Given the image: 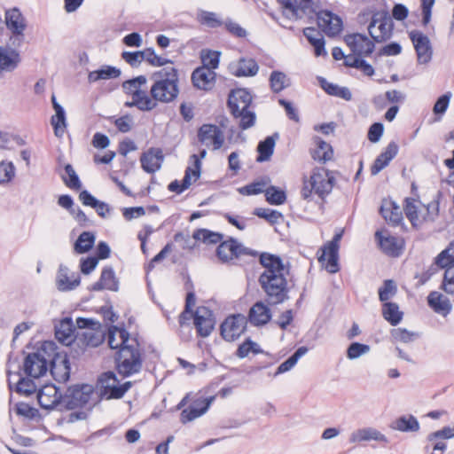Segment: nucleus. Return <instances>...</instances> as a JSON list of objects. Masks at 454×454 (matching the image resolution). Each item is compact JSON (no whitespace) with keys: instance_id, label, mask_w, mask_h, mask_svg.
<instances>
[{"instance_id":"1","label":"nucleus","mask_w":454,"mask_h":454,"mask_svg":"<svg viewBox=\"0 0 454 454\" xmlns=\"http://www.w3.org/2000/svg\"><path fill=\"white\" fill-rule=\"evenodd\" d=\"M260 262L264 271L259 277V284L266 294L267 301L271 305L283 303L288 299V269L280 257L268 253L260 255Z\"/></svg>"},{"instance_id":"2","label":"nucleus","mask_w":454,"mask_h":454,"mask_svg":"<svg viewBox=\"0 0 454 454\" xmlns=\"http://www.w3.org/2000/svg\"><path fill=\"white\" fill-rule=\"evenodd\" d=\"M153 84L150 94L155 102L169 103L174 101L179 93L178 72L174 67H166L153 74Z\"/></svg>"},{"instance_id":"3","label":"nucleus","mask_w":454,"mask_h":454,"mask_svg":"<svg viewBox=\"0 0 454 454\" xmlns=\"http://www.w3.org/2000/svg\"><path fill=\"white\" fill-rule=\"evenodd\" d=\"M334 181V176L328 169L315 168L309 177H303L301 196L307 200H311L314 195L323 200L331 193Z\"/></svg>"},{"instance_id":"4","label":"nucleus","mask_w":454,"mask_h":454,"mask_svg":"<svg viewBox=\"0 0 454 454\" xmlns=\"http://www.w3.org/2000/svg\"><path fill=\"white\" fill-rule=\"evenodd\" d=\"M115 363L118 372L123 377H129L141 371L143 358L137 340H131L130 345L117 350Z\"/></svg>"},{"instance_id":"5","label":"nucleus","mask_w":454,"mask_h":454,"mask_svg":"<svg viewBox=\"0 0 454 454\" xmlns=\"http://www.w3.org/2000/svg\"><path fill=\"white\" fill-rule=\"evenodd\" d=\"M100 395L106 399H120L130 388L131 382L120 384L113 372H106L100 375L98 380Z\"/></svg>"},{"instance_id":"6","label":"nucleus","mask_w":454,"mask_h":454,"mask_svg":"<svg viewBox=\"0 0 454 454\" xmlns=\"http://www.w3.org/2000/svg\"><path fill=\"white\" fill-rule=\"evenodd\" d=\"M216 255L223 262H230L234 259L247 255L255 257L257 252L246 247L237 239L230 238L228 240L222 241L216 248Z\"/></svg>"},{"instance_id":"7","label":"nucleus","mask_w":454,"mask_h":454,"mask_svg":"<svg viewBox=\"0 0 454 454\" xmlns=\"http://www.w3.org/2000/svg\"><path fill=\"white\" fill-rule=\"evenodd\" d=\"M393 27L392 19L387 12H377L372 18L368 31L375 42L381 43L391 37Z\"/></svg>"},{"instance_id":"8","label":"nucleus","mask_w":454,"mask_h":454,"mask_svg":"<svg viewBox=\"0 0 454 454\" xmlns=\"http://www.w3.org/2000/svg\"><path fill=\"white\" fill-rule=\"evenodd\" d=\"M247 318L242 314L231 315L221 325V335L227 341L240 337L247 328Z\"/></svg>"},{"instance_id":"9","label":"nucleus","mask_w":454,"mask_h":454,"mask_svg":"<svg viewBox=\"0 0 454 454\" xmlns=\"http://www.w3.org/2000/svg\"><path fill=\"white\" fill-rule=\"evenodd\" d=\"M283 15L289 20H297L314 12L313 0H278Z\"/></svg>"},{"instance_id":"10","label":"nucleus","mask_w":454,"mask_h":454,"mask_svg":"<svg viewBox=\"0 0 454 454\" xmlns=\"http://www.w3.org/2000/svg\"><path fill=\"white\" fill-rule=\"evenodd\" d=\"M191 161L192 162V166H189L186 168L182 182L180 183L179 181L175 180L168 184V188L170 192L180 194L189 188L192 181L195 182L200 176V161L197 154H192L191 156Z\"/></svg>"},{"instance_id":"11","label":"nucleus","mask_w":454,"mask_h":454,"mask_svg":"<svg viewBox=\"0 0 454 454\" xmlns=\"http://www.w3.org/2000/svg\"><path fill=\"white\" fill-rule=\"evenodd\" d=\"M199 141L213 150L220 149L224 143L223 130L214 124H203L198 131Z\"/></svg>"},{"instance_id":"12","label":"nucleus","mask_w":454,"mask_h":454,"mask_svg":"<svg viewBox=\"0 0 454 454\" xmlns=\"http://www.w3.org/2000/svg\"><path fill=\"white\" fill-rule=\"evenodd\" d=\"M342 238V232L336 233L333 239L325 245L323 254L319 257L320 262L326 260L325 269L330 273H336L339 270V248L340 241Z\"/></svg>"},{"instance_id":"13","label":"nucleus","mask_w":454,"mask_h":454,"mask_svg":"<svg viewBox=\"0 0 454 454\" xmlns=\"http://www.w3.org/2000/svg\"><path fill=\"white\" fill-rule=\"evenodd\" d=\"M409 36L415 48L419 63H428L433 55V49L429 38L419 30H411L409 33Z\"/></svg>"},{"instance_id":"14","label":"nucleus","mask_w":454,"mask_h":454,"mask_svg":"<svg viewBox=\"0 0 454 454\" xmlns=\"http://www.w3.org/2000/svg\"><path fill=\"white\" fill-rule=\"evenodd\" d=\"M344 41L349 47L350 51L357 56L367 57L374 51V43L365 35L355 33L347 35Z\"/></svg>"},{"instance_id":"15","label":"nucleus","mask_w":454,"mask_h":454,"mask_svg":"<svg viewBox=\"0 0 454 454\" xmlns=\"http://www.w3.org/2000/svg\"><path fill=\"white\" fill-rule=\"evenodd\" d=\"M48 360L41 351L28 354L24 361V372L32 378L37 379L46 374Z\"/></svg>"},{"instance_id":"16","label":"nucleus","mask_w":454,"mask_h":454,"mask_svg":"<svg viewBox=\"0 0 454 454\" xmlns=\"http://www.w3.org/2000/svg\"><path fill=\"white\" fill-rule=\"evenodd\" d=\"M215 317L213 312L207 307H198L193 314V324L197 333L201 337H207L214 329Z\"/></svg>"},{"instance_id":"17","label":"nucleus","mask_w":454,"mask_h":454,"mask_svg":"<svg viewBox=\"0 0 454 454\" xmlns=\"http://www.w3.org/2000/svg\"><path fill=\"white\" fill-rule=\"evenodd\" d=\"M65 395L55 385H45L38 392L37 399L40 406L46 410L55 408L64 403Z\"/></svg>"},{"instance_id":"18","label":"nucleus","mask_w":454,"mask_h":454,"mask_svg":"<svg viewBox=\"0 0 454 454\" xmlns=\"http://www.w3.org/2000/svg\"><path fill=\"white\" fill-rule=\"evenodd\" d=\"M317 25L329 36L338 35L342 29L340 18L329 11H321L317 13Z\"/></svg>"},{"instance_id":"19","label":"nucleus","mask_w":454,"mask_h":454,"mask_svg":"<svg viewBox=\"0 0 454 454\" xmlns=\"http://www.w3.org/2000/svg\"><path fill=\"white\" fill-rule=\"evenodd\" d=\"M90 389L88 386H74L65 393L64 403L68 409L85 405L90 401Z\"/></svg>"},{"instance_id":"20","label":"nucleus","mask_w":454,"mask_h":454,"mask_svg":"<svg viewBox=\"0 0 454 454\" xmlns=\"http://www.w3.org/2000/svg\"><path fill=\"white\" fill-rule=\"evenodd\" d=\"M192 82L198 90H211L216 82V73L207 67H197L192 74Z\"/></svg>"},{"instance_id":"21","label":"nucleus","mask_w":454,"mask_h":454,"mask_svg":"<svg viewBox=\"0 0 454 454\" xmlns=\"http://www.w3.org/2000/svg\"><path fill=\"white\" fill-rule=\"evenodd\" d=\"M251 103L252 96L245 89L232 90L229 95L228 106L232 115L248 110Z\"/></svg>"},{"instance_id":"22","label":"nucleus","mask_w":454,"mask_h":454,"mask_svg":"<svg viewBox=\"0 0 454 454\" xmlns=\"http://www.w3.org/2000/svg\"><path fill=\"white\" fill-rule=\"evenodd\" d=\"M214 399L215 396H210L195 400L192 405L182 411L180 414L181 422L185 424L202 416L208 410Z\"/></svg>"},{"instance_id":"23","label":"nucleus","mask_w":454,"mask_h":454,"mask_svg":"<svg viewBox=\"0 0 454 454\" xmlns=\"http://www.w3.org/2000/svg\"><path fill=\"white\" fill-rule=\"evenodd\" d=\"M376 441L380 442H387V438L381 432L374 427H362L354 430L348 437L350 443H360L363 442Z\"/></svg>"},{"instance_id":"24","label":"nucleus","mask_w":454,"mask_h":454,"mask_svg":"<svg viewBox=\"0 0 454 454\" xmlns=\"http://www.w3.org/2000/svg\"><path fill=\"white\" fill-rule=\"evenodd\" d=\"M163 160L164 156L160 148H150L140 158L143 169L151 174L155 173L160 168Z\"/></svg>"},{"instance_id":"25","label":"nucleus","mask_w":454,"mask_h":454,"mask_svg":"<svg viewBox=\"0 0 454 454\" xmlns=\"http://www.w3.org/2000/svg\"><path fill=\"white\" fill-rule=\"evenodd\" d=\"M136 340L130 338L129 333L124 328H119L112 325L108 329L107 342L112 349L120 350L124 346L130 345L131 340Z\"/></svg>"},{"instance_id":"26","label":"nucleus","mask_w":454,"mask_h":454,"mask_svg":"<svg viewBox=\"0 0 454 454\" xmlns=\"http://www.w3.org/2000/svg\"><path fill=\"white\" fill-rule=\"evenodd\" d=\"M248 319L253 325H264L271 319V311L263 301H257L250 308Z\"/></svg>"},{"instance_id":"27","label":"nucleus","mask_w":454,"mask_h":454,"mask_svg":"<svg viewBox=\"0 0 454 454\" xmlns=\"http://www.w3.org/2000/svg\"><path fill=\"white\" fill-rule=\"evenodd\" d=\"M398 153V145L395 142H390L386 147L385 151L382 152L374 160L371 167L372 175L375 176L379 174L383 168H385L389 162L396 156Z\"/></svg>"},{"instance_id":"28","label":"nucleus","mask_w":454,"mask_h":454,"mask_svg":"<svg viewBox=\"0 0 454 454\" xmlns=\"http://www.w3.org/2000/svg\"><path fill=\"white\" fill-rule=\"evenodd\" d=\"M126 106L129 107H137L140 111H151L157 106V103L153 100V98L151 94L148 93L147 85L145 86L138 91V95H134L131 98V101H128L125 103Z\"/></svg>"},{"instance_id":"29","label":"nucleus","mask_w":454,"mask_h":454,"mask_svg":"<svg viewBox=\"0 0 454 454\" xmlns=\"http://www.w3.org/2000/svg\"><path fill=\"white\" fill-rule=\"evenodd\" d=\"M119 287L118 280L114 271L111 267H105L102 270L99 280L95 282L90 288L91 291H101L104 289L117 291Z\"/></svg>"},{"instance_id":"30","label":"nucleus","mask_w":454,"mask_h":454,"mask_svg":"<svg viewBox=\"0 0 454 454\" xmlns=\"http://www.w3.org/2000/svg\"><path fill=\"white\" fill-rule=\"evenodd\" d=\"M380 211L383 218L392 225H398L403 221L400 207L391 200H383Z\"/></svg>"},{"instance_id":"31","label":"nucleus","mask_w":454,"mask_h":454,"mask_svg":"<svg viewBox=\"0 0 454 454\" xmlns=\"http://www.w3.org/2000/svg\"><path fill=\"white\" fill-rule=\"evenodd\" d=\"M79 200L84 206L94 208L102 218H106L112 211L111 207L107 203L97 200L86 190L80 192Z\"/></svg>"},{"instance_id":"32","label":"nucleus","mask_w":454,"mask_h":454,"mask_svg":"<svg viewBox=\"0 0 454 454\" xmlns=\"http://www.w3.org/2000/svg\"><path fill=\"white\" fill-rule=\"evenodd\" d=\"M429 307L437 314L446 317L451 311L450 300L439 292L433 291L427 296Z\"/></svg>"},{"instance_id":"33","label":"nucleus","mask_w":454,"mask_h":454,"mask_svg":"<svg viewBox=\"0 0 454 454\" xmlns=\"http://www.w3.org/2000/svg\"><path fill=\"white\" fill-rule=\"evenodd\" d=\"M57 286L59 291H69L74 289L80 284V277L72 273L66 266H60L57 274Z\"/></svg>"},{"instance_id":"34","label":"nucleus","mask_w":454,"mask_h":454,"mask_svg":"<svg viewBox=\"0 0 454 454\" xmlns=\"http://www.w3.org/2000/svg\"><path fill=\"white\" fill-rule=\"evenodd\" d=\"M75 327L70 318H65L56 326L55 336L64 345H71L74 340Z\"/></svg>"},{"instance_id":"35","label":"nucleus","mask_w":454,"mask_h":454,"mask_svg":"<svg viewBox=\"0 0 454 454\" xmlns=\"http://www.w3.org/2000/svg\"><path fill=\"white\" fill-rule=\"evenodd\" d=\"M20 62V57L17 51L0 46V70L12 71Z\"/></svg>"},{"instance_id":"36","label":"nucleus","mask_w":454,"mask_h":454,"mask_svg":"<svg viewBox=\"0 0 454 454\" xmlns=\"http://www.w3.org/2000/svg\"><path fill=\"white\" fill-rule=\"evenodd\" d=\"M231 74L237 77L254 76L258 72V65L253 59H240L230 67Z\"/></svg>"},{"instance_id":"37","label":"nucleus","mask_w":454,"mask_h":454,"mask_svg":"<svg viewBox=\"0 0 454 454\" xmlns=\"http://www.w3.org/2000/svg\"><path fill=\"white\" fill-rule=\"evenodd\" d=\"M375 238L378 239L381 250L391 256H398L402 250V244L393 236L384 237L380 231H376Z\"/></svg>"},{"instance_id":"38","label":"nucleus","mask_w":454,"mask_h":454,"mask_svg":"<svg viewBox=\"0 0 454 454\" xmlns=\"http://www.w3.org/2000/svg\"><path fill=\"white\" fill-rule=\"evenodd\" d=\"M5 21L8 29L13 34L23 35L26 24L21 12L18 9L14 8L6 12Z\"/></svg>"},{"instance_id":"39","label":"nucleus","mask_w":454,"mask_h":454,"mask_svg":"<svg viewBox=\"0 0 454 454\" xmlns=\"http://www.w3.org/2000/svg\"><path fill=\"white\" fill-rule=\"evenodd\" d=\"M303 34L308 41L314 46L316 56H325V41L321 32L314 27H307Z\"/></svg>"},{"instance_id":"40","label":"nucleus","mask_w":454,"mask_h":454,"mask_svg":"<svg viewBox=\"0 0 454 454\" xmlns=\"http://www.w3.org/2000/svg\"><path fill=\"white\" fill-rule=\"evenodd\" d=\"M316 149L312 152V158L319 162H326L333 157V150L330 144L322 140L320 137L314 139Z\"/></svg>"},{"instance_id":"41","label":"nucleus","mask_w":454,"mask_h":454,"mask_svg":"<svg viewBox=\"0 0 454 454\" xmlns=\"http://www.w3.org/2000/svg\"><path fill=\"white\" fill-rule=\"evenodd\" d=\"M419 205L420 202L414 199L407 198L405 200L404 212L413 226H418L422 223V221L427 220V218L425 215H422L421 212L419 210Z\"/></svg>"},{"instance_id":"42","label":"nucleus","mask_w":454,"mask_h":454,"mask_svg":"<svg viewBox=\"0 0 454 454\" xmlns=\"http://www.w3.org/2000/svg\"><path fill=\"white\" fill-rule=\"evenodd\" d=\"M390 427L400 432H417L419 423L413 415H404L393 421Z\"/></svg>"},{"instance_id":"43","label":"nucleus","mask_w":454,"mask_h":454,"mask_svg":"<svg viewBox=\"0 0 454 454\" xmlns=\"http://www.w3.org/2000/svg\"><path fill=\"white\" fill-rule=\"evenodd\" d=\"M382 316L392 325H397L403 319V313L395 302H385L382 305Z\"/></svg>"},{"instance_id":"44","label":"nucleus","mask_w":454,"mask_h":454,"mask_svg":"<svg viewBox=\"0 0 454 454\" xmlns=\"http://www.w3.org/2000/svg\"><path fill=\"white\" fill-rule=\"evenodd\" d=\"M120 74V69L111 66H104L100 69L90 72L88 80L90 82H95L99 80L117 78Z\"/></svg>"},{"instance_id":"45","label":"nucleus","mask_w":454,"mask_h":454,"mask_svg":"<svg viewBox=\"0 0 454 454\" xmlns=\"http://www.w3.org/2000/svg\"><path fill=\"white\" fill-rule=\"evenodd\" d=\"M55 114L51 119V123L54 129V134L58 137H61L67 129V119L64 108L61 106H57Z\"/></svg>"},{"instance_id":"46","label":"nucleus","mask_w":454,"mask_h":454,"mask_svg":"<svg viewBox=\"0 0 454 454\" xmlns=\"http://www.w3.org/2000/svg\"><path fill=\"white\" fill-rule=\"evenodd\" d=\"M96 240L94 233L90 231H83L80 234L74 243V249L77 254H84L90 251Z\"/></svg>"},{"instance_id":"47","label":"nucleus","mask_w":454,"mask_h":454,"mask_svg":"<svg viewBox=\"0 0 454 454\" xmlns=\"http://www.w3.org/2000/svg\"><path fill=\"white\" fill-rule=\"evenodd\" d=\"M275 147V138L273 136L267 137L263 141H261L257 146L259 155L256 159L258 162L267 161L273 154Z\"/></svg>"},{"instance_id":"48","label":"nucleus","mask_w":454,"mask_h":454,"mask_svg":"<svg viewBox=\"0 0 454 454\" xmlns=\"http://www.w3.org/2000/svg\"><path fill=\"white\" fill-rule=\"evenodd\" d=\"M192 238L207 245L221 243L223 234L207 229H199L193 232Z\"/></svg>"},{"instance_id":"49","label":"nucleus","mask_w":454,"mask_h":454,"mask_svg":"<svg viewBox=\"0 0 454 454\" xmlns=\"http://www.w3.org/2000/svg\"><path fill=\"white\" fill-rule=\"evenodd\" d=\"M197 20L201 25H205L211 28L221 27L223 22L215 12L200 10L197 14Z\"/></svg>"},{"instance_id":"50","label":"nucleus","mask_w":454,"mask_h":454,"mask_svg":"<svg viewBox=\"0 0 454 454\" xmlns=\"http://www.w3.org/2000/svg\"><path fill=\"white\" fill-rule=\"evenodd\" d=\"M147 85V78L145 75H139L136 78L128 80L122 83L123 90L131 98L138 95V91Z\"/></svg>"},{"instance_id":"51","label":"nucleus","mask_w":454,"mask_h":454,"mask_svg":"<svg viewBox=\"0 0 454 454\" xmlns=\"http://www.w3.org/2000/svg\"><path fill=\"white\" fill-rule=\"evenodd\" d=\"M267 202L270 205H282L286 200V193L284 190L270 185L264 191Z\"/></svg>"},{"instance_id":"52","label":"nucleus","mask_w":454,"mask_h":454,"mask_svg":"<svg viewBox=\"0 0 454 454\" xmlns=\"http://www.w3.org/2000/svg\"><path fill=\"white\" fill-rule=\"evenodd\" d=\"M308 352L306 347H300L289 358L283 362L277 369L276 374H281L290 371L298 360Z\"/></svg>"},{"instance_id":"53","label":"nucleus","mask_w":454,"mask_h":454,"mask_svg":"<svg viewBox=\"0 0 454 454\" xmlns=\"http://www.w3.org/2000/svg\"><path fill=\"white\" fill-rule=\"evenodd\" d=\"M200 59L202 66L200 67H207L215 71L219 66L220 52L211 50L202 51Z\"/></svg>"},{"instance_id":"54","label":"nucleus","mask_w":454,"mask_h":454,"mask_svg":"<svg viewBox=\"0 0 454 454\" xmlns=\"http://www.w3.org/2000/svg\"><path fill=\"white\" fill-rule=\"evenodd\" d=\"M16 175V168L12 161L2 160L0 162V184H10Z\"/></svg>"},{"instance_id":"55","label":"nucleus","mask_w":454,"mask_h":454,"mask_svg":"<svg viewBox=\"0 0 454 454\" xmlns=\"http://www.w3.org/2000/svg\"><path fill=\"white\" fill-rule=\"evenodd\" d=\"M270 83L271 90L278 93L289 85V80L283 72L273 71L270 76Z\"/></svg>"},{"instance_id":"56","label":"nucleus","mask_w":454,"mask_h":454,"mask_svg":"<svg viewBox=\"0 0 454 454\" xmlns=\"http://www.w3.org/2000/svg\"><path fill=\"white\" fill-rule=\"evenodd\" d=\"M250 353L257 355L262 353V350L256 342L253 341L251 339L248 338L239 346L236 351V356L239 358H245Z\"/></svg>"},{"instance_id":"57","label":"nucleus","mask_w":454,"mask_h":454,"mask_svg":"<svg viewBox=\"0 0 454 454\" xmlns=\"http://www.w3.org/2000/svg\"><path fill=\"white\" fill-rule=\"evenodd\" d=\"M270 183L269 178H262L261 180L254 181L240 189V192L245 195H255L261 192H264Z\"/></svg>"},{"instance_id":"58","label":"nucleus","mask_w":454,"mask_h":454,"mask_svg":"<svg viewBox=\"0 0 454 454\" xmlns=\"http://www.w3.org/2000/svg\"><path fill=\"white\" fill-rule=\"evenodd\" d=\"M397 293V286L391 279L384 281L383 286L379 289V299L382 302H389L388 301Z\"/></svg>"},{"instance_id":"59","label":"nucleus","mask_w":454,"mask_h":454,"mask_svg":"<svg viewBox=\"0 0 454 454\" xmlns=\"http://www.w3.org/2000/svg\"><path fill=\"white\" fill-rule=\"evenodd\" d=\"M65 171L67 176H62V179H63V182L65 183V184L70 189L76 190V191L80 190L82 187V184H81V181H80L77 174L75 173L74 168L72 167V165L67 164L65 166Z\"/></svg>"},{"instance_id":"60","label":"nucleus","mask_w":454,"mask_h":454,"mask_svg":"<svg viewBox=\"0 0 454 454\" xmlns=\"http://www.w3.org/2000/svg\"><path fill=\"white\" fill-rule=\"evenodd\" d=\"M418 336V333L410 332L405 328H395L391 331V337L395 342L411 343Z\"/></svg>"},{"instance_id":"61","label":"nucleus","mask_w":454,"mask_h":454,"mask_svg":"<svg viewBox=\"0 0 454 454\" xmlns=\"http://www.w3.org/2000/svg\"><path fill=\"white\" fill-rule=\"evenodd\" d=\"M452 263H454V241L435 258V264L439 267H446Z\"/></svg>"},{"instance_id":"62","label":"nucleus","mask_w":454,"mask_h":454,"mask_svg":"<svg viewBox=\"0 0 454 454\" xmlns=\"http://www.w3.org/2000/svg\"><path fill=\"white\" fill-rule=\"evenodd\" d=\"M254 215L260 218L267 220L271 224L278 223L279 219L283 217L282 214L278 210L270 208L257 207L254 211Z\"/></svg>"},{"instance_id":"63","label":"nucleus","mask_w":454,"mask_h":454,"mask_svg":"<svg viewBox=\"0 0 454 454\" xmlns=\"http://www.w3.org/2000/svg\"><path fill=\"white\" fill-rule=\"evenodd\" d=\"M370 351V346L359 342H352L347 349V357L350 360L356 359Z\"/></svg>"},{"instance_id":"64","label":"nucleus","mask_w":454,"mask_h":454,"mask_svg":"<svg viewBox=\"0 0 454 454\" xmlns=\"http://www.w3.org/2000/svg\"><path fill=\"white\" fill-rule=\"evenodd\" d=\"M445 269L442 288L448 294H454V263L441 267Z\"/></svg>"}]
</instances>
